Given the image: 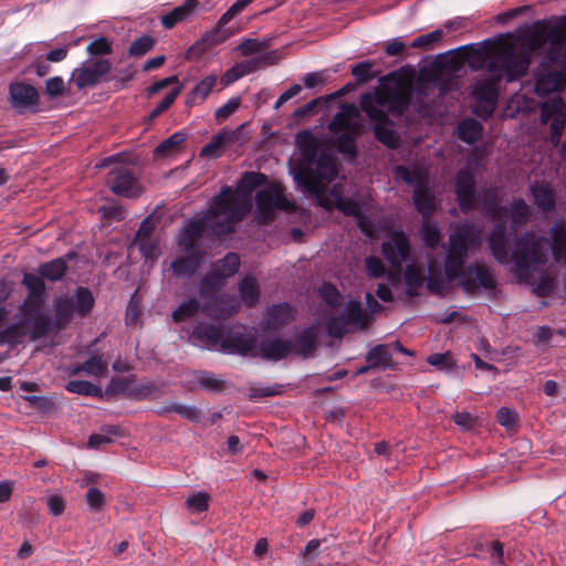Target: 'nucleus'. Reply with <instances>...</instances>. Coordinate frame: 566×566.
<instances>
[{
  "label": "nucleus",
  "mask_w": 566,
  "mask_h": 566,
  "mask_svg": "<svg viewBox=\"0 0 566 566\" xmlns=\"http://www.w3.org/2000/svg\"><path fill=\"white\" fill-rule=\"evenodd\" d=\"M496 199L495 190L484 191L478 198L483 208L499 222L489 238L492 255L501 264L512 263L511 273L518 283L531 285L533 293L538 296L548 295L555 287L556 279L554 266L548 262V241L527 232L517 240L512 253L506 248L504 223H526L531 217L530 206L523 199H517L510 207H499Z\"/></svg>",
  "instance_id": "f257e3e1"
},
{
  "label": "nucleus",
  "mask_w": 566,
  "mask_h": 566,
  "mask_svg": "<svg viewBox=\"0 0 566 566\" xmlns=\"http://www.w3.org/2000/svg\"><path fill=\"white\" fill-rule=\"evenodd\" d=\"M482 242V230L472 223L460 224L450 234L444 261V272L438 269L437 262L430 260L427 268V275L417 263L411 262L405 270V282L409 296L418 295L423 282L427 289L434 294H442L450 284L459 280V284L465 292H473L478 289L494 290L496 282L491 270L481 264L463 269L469 250H473Z\"/></svg>",
  "instance_id": "f03ea898"
},
{
  "label": "nucleus",
  "mask_w": 566,
  "mask_h": 566,
  "mask_svg": "<svg viewBox=\"0 0 566 566\" xmlns=\"http://www.w3.org/2000/svg\"><path fill=\"white\" fill-rule=\"evenodd\" d=\"M265 180V175L261 172L245 174L235 191L229 187L222 188L214 197L208 213L191 220L185 227L178 241L184 255L178 256L170 265L176 276H189L196 271L201 261L198 239L208 229L218 235L231 232L234 224L250 211L252 191Z\"/></svg>",
  "instance_id": "7ed1b4c3"
},
{
  "label": "nucleus",
  "mask_w": 566,
  "mask_h": 566,
  "mask_svg": "<svg viewBox=\"0 0 566 566\" xmlns=\"http://www.w3.org/2000/svg\"><path fill=\"white\" fill-rule=\"evenodd\" d=\"M522 46V41H489L465 51L464 61L472 70L486 65L488 74L475 81L472 91L475 99L473 112L478 116L488 117L493 113L497 101V84L503 78L512 82L526 73L530 60L526 53H521Z\"/></svg>",
  "instance_id": "20e7f679"
},
{
  "label": "nucleus",
  "mask_w": 566,
  "mask_h": 566,
  "mask_svg": "<svg viewBox=\"0 0 566 566\" xmlns=\"http://www.w3.org/2000/svg\"><path fill=\"white\" fill-rule=\"evenodd\" d=\"M313 165H315V170L312 168H298L293 171L297 187L302 188L304 192L313 195L318 206L325 209L336 207L345 214L356 217L361 231L367 237L373 238L375 233L370 222L361 216V209L358 203L342 196V187L335 185L329 193H326L328 185L338 175L335 160L328 156H321Z\"/></svg>",
  "instance_id": "39448f33"
},
{
  "label": "nucleus",
  "mask_w": 566,
  "mask_h": 566,
  "mask_svg": "<svg viewBox=\"0 0 566 566\" xmlns=\"http://www.w3.org/2000/svg\"><path fill=\"white\" fill-rule=\"evenodd\" d=\"M524 45L527 48L521 53L530 56L531 52L539 51L547 60L560 66L559 70L543 73L537 77L536 94L544 96L563 90L566 86V23L532 32L523 41Z\"/></svg>",
  "instance_id": "423d86ee"
},
{
  "label": "nucleus",
  "mask_w": 566,
  "mask_h": 566,
  "mask_svg": "<svg viewBox=\"0 0 566 566\" xmlns=\"http://www.w3.org/2000/svg\"><path fill=\"white\" fill-rule=\"evenodd\" d=\"M409 99L410 88L403 83H387L360 97V107L375 123L376 137L391 148L397 145V138L388 120V114H402Z\"/></svg>",
  "instance_id": "0eeeda50"
},
{
  "label": "nucleus",
  "mask_w": 566,
  "mask_h": 566,
  "mask_svg": "<svg viewBox=\"0 0 566 566\" xmlns=\"http://www.w3.org/2000/svg\"><path fill=\"white\" fill-rule=\"evenodd\" d=\"M395 175L397 179L415 187L413 203L423 218H428L436 209V199L428 187V171L421 168L409 169L405 166H397Z\"/></svg>",
  "instance_id": "6e6552de"
},
{
  "label": "nucleus",
  "mask_w": 566,
  "mask_h": 566,
  "mask_svg": "<svg viewBox=\"0 0 566 566\" xmlns=\"http://www.w3.org/2000/svg\"><path fill=\"white\" fill-rule=\"evenodd\" d=\"M75 302L73 297L61 296L54 302V326L57 329L65 328L74 313L82 316L91 312L94 305V298L92 293L85 287H77L75 291Z\"/></svg>",
  "instance_id": "1a4fd4ad"
},
{
  "label": "nucleus",
  "mask_w": 566,
  "mask_h": 566,
  "mask_svg": "<svg viewBox=\"0 0 566 566\" xmlns=\"http://www.w3.org/2000/svg\"><path fill=\"white\" fill-rule=\"evenodd\" d=\"M360 128V113L354 104L343 105L329 124L332 132L342 134L339 149L346 154L355 153V144L352 136L358 134Z\"/></svg>",
  "instance_id": "9d476101"
},
{
  "label": "nucleus",
  "mask_w": 566,
  "mask_h": 566,
  "mask_svg": "<svg viewBox=\"0 0 566 566\" xmlns=\"http://www.w3.org/2000/svg\"><path fill=\"white\" fill-rule=\"evenodd\" d=\"M370 323V316L364 312L360 303L350 301L339 321L332 319L327 324L329 335L340 337L350 329H364Z\"/></svg>",
  "instance_id": "9b49d317"
},
{
  "label": "nucleus",
  "mask_w": 566,
  "mask_h": 566,
  "mask_svg": "<svg viewBox=\"0 0 566 566\" xmlns=\"http://www.w3.org/2000/svg\"><path fill=\"white\" fill-rule=\"evenodd\" d=\"M111 67V62L104 59L83 62L73 70L70 82L74 83L77 90L94 87L109 73Z\"/></svg>",
  "instance_id": "f8f14e48"
},
{
  "label": "nucleus",
  "mask_w": 566,
  "mask_h": 566,
  "mask_svg": "<svg viewBox=\"0 0 566 566\" xmlns=\"http://www.w3.org/2000/svg\"><path fill=\"white\" fill-rule=\"evenodd\" d=\"M255 199L259 217L263 221L272 220L276 209L284 211L293 209V203L287 200L282 188L279 186L259 191Z\"/></svg>",
  "instance_id": "ddd939ff"
},
{
  "label": "nucleus",
  "mask_w": 566,
  "mask_h": 566,
  "mask_svg": "<svg viewBox=\"0 0 566 566\" xmlns=\"http://www.w3.org/2000/svg\"><path fill=\"white\" fill-rule=\"evenodd\" d=\"M107 186L113 193L126 198H138L143 195L144 188L127 168L117 167L109 171Z\"/></svg>",
  "instance_id": "4468645a"
},
{
  "label": "nucleus",
  "mask_w": 566,
  "mask_h": 566,
  "mask_svg": "<svg viewBox=\"0 0 566 566\" xmlns=\"http://www.w3.org/2000/svg\"><path fill=\"white\" fill-rule=\"evenodd\" d=\"M256 340L243 326L234 327L221 342V348L229 354L254 357Z\"/></svg>",
  "instance_id": "2eb2a0df"
},
{
  "label": "nucleus",
  "mask_w": 566,
  "mask_h": 566,
  "mask_svg": "<svg viewBox=\"0 0 566 566\" xmlns=\"http://www.w3.org/2000/svg\"><path fill=\"white\" fill-rule=\"evenodd\" d=\"M541 119L542 123H551V138L554 144L559 142L560 133L566 122V111L563 99L558 96L545 101L541 105Z\"/></svg>",
  "instance_id": "dca6fc26"
},
{
  "label": "nucleus",
  "mask_w": 566,
  "mask_h": 566,
  "mask_svg": "<svg viewBox=\"0 0 566 566\" xmlns=\"http://www.w3.org/2000/svg\"><path fill=\"white\" fill-rule=\"evenodd\" d=\"M410 254V244L402 231H394L382 242V255L396 269H400Z\"/></svg>",
  "instance_id": "f3484780"
},
{
  "label": "nucleus",
  "mask_w": 566,
  "mask_h": 566,
  "mask_svg": "<svg viewBox=\"0 0 566 566\" xmlns=\"http://www.w3.org/2000/svg\"><path fill=\"white\" fill-rule=\"evenodd\" d=\"M277 62L276 54L274 52L266 53L258 59L238 63L231 69H229L220 78V83L223 87H227L233 84L235 81L241 78L244 75H248L260 67H265L269 65H273Z\"/></svg>",
  "instance_id": "a211bd4d"
},
{
  "label": "nucleus",
  "mask_w": 566,
  "mask_h": 566,
  "mask_svg": "<svg viewBox=\"0 0 566 566\" xmlns=\"http://www.w3.org/2000/svg\"><path fill=\"white\" fill-rule=\"evenodd\" d=\"M9 101L14 109L22 113L36 107L40 102V95L36 88L31 84L12 82L9 85Z\"/></svg>",
  "instance_id": "6ab92c4d"
},
{
  "label": "nucleus",
  "mask_w": 566,
  "mask_h": 566,
  "mask_svg": "<svg viewBox=\"0 0 566 566\" xmlns=\"http://www.w3.org/2000/svg\"><path fill=\"white\" fill-rule=\"evenodd\" d=\"M455 190L461 210L469 211L473 209L475 206L474 175L470 169L458 172Z\"/></svg>",
  "instance_id": "aec40b11"
},
{
  "label": "nucleus",
  "mask_w": 566,
  "mask_h": 566,
  "mask_svg": "<svg viewBox=\"0 0 566 566\" xmlns=\"http://www.w3.org/2000/svg\"><path fill=\"white\" fill-rule=\"evenodd\" d=\"M292 352V342L271 337L256 344V355L254 357L280 360L287 357Z\"/></svg>",
  "instance_id": "412c9836"
},
{
  "label": "nucleus",
  "mask_w": 566,
  "mask_h": 566,
  "mask_svg": "<svg viewBox=\"0 0 566 566\" xmlns=\"http://www.w3.org/2000/svg\"><path fill=\"white\" fill-rule=\"evenodd\" d=\"M103 394L105 397L127 395L128 397L135 399H142L150 394V387L137 386L132 379L128 378H114L106 386Z\"/></svg>",
  "instance_id": "4be33fe9"
},
{
  "label": "nucleus",
  "mask_w": 566,
  "mask_h": 566,
  "mask_svg": "<svg viewBox=\"0 0 566 566\" xmlns=\"http://www.w3.org/2000/svg\"><path fill=\"white\" fill-rule=\"evenodd\" d=\"M242 126L231 130L228 128L221 129L218 134L212 136L211 140L205 145L200 151V156L205 158H218L222 154V148L233 140L239 138Z\"/></svg>",
  "instance_id": "5701e85b"
},
{
  "label": "nucleus",
  "mask_w": 566,
  "mask_h": 566,
  "mask_svg": "<svg viewBox=\"0 0 566 566\" xmlns=\"http://www.w3.org/2000/svg\"><path fill=\"white\" fill-rule=\"evenodd\" d=\"M229 38V34L220 28L214 27L207 31L202 36L197 40L189 49V54L202 55L210 49L223 43Z\"/></svg>",
  "instance_id": "b1692460"
},
{
  "label": "nucleus",
  "mask_w": 566,
  "mask_h": 566,
  "mask_svg": "<svg viewBox=\"0 0 566 566\" xmlns=\"http://www.w3.org/2000/svg\"><path fill=\"white\" fill-rule=\"evenodd\" d=\"M224 337L219 328L200 324L198 325L191 336L192 342L200 347L216 348L218 345L221 346V342Z\"/></svg>",
  "instance_id": "393cba45"
},
{
  "label": "nucleus",
  "mask_w": 566,
  "mask_h": 566,
  "mask_svg": "<svg viewBox=\"0 0 566 566\" xmlns=\"http://www.w3.org/2000/svg\"><path fill=\"white\" fill-rule=\"evenodd\" d=\"M551 250L558 262L566 264V221L559 219L551 228Z\"/></svg>",
  "instance_id": "a878e982"
},
{
  "label": "nucleus",
  "mask_w": 566,
  "mask_h": 566,
  "mask_svg": "<svg viewBox=\"0 0 566 566\" xmlns=\"http://www.w3.org/2000/svg\"><path fill=\"white\" fill-rule=\"evenodd\" d=\"M198 0H186L180 6L172 9L169 13L161 17V24L166 29H171L176 24L188 20L193 15L198 8Z\"/></svg>",
  "instance_id": "bb28decb"
},
{
  "label": "nucleus",
  "mask_w": 566,
  "mask_h": 566,
  "mask_svg": "<svg viewBox=\"0 0 566 566\" xmlns=\"http://www.w3.org/2000/svg\"><path fill=\"white\" fill-rule=\"evenodd\" d=\"M240 265V259L235 253H228L222 260L213 265L212 276L203 281L202 290L212 280H221L232 276L237 273Z\"/></svg>",
  "instance_id": "cd10ccee"
},
{
  "label": "nucleus",
  "mask_w": 566,
  "mask_h": 566,
  "mask_svg": "<svg viewBox=\"0 0 566 566\" xmlns=\"http://www.w3.org/2000/svg\"><path fill=\"white\" fill-rule=\"evenodd\" d=\"M85 373L86 375L99 378L107 374V361L101 355H95L85 360L83 364H78L72 367L69 371L71 376Z\"/></svg>",
  "instance_id": "c85d7f7f"
},
{
  "label": "nucleus",
  "mask_w": 566,
  "mask_h": 566,
  "mask_svg": "<svg viewBox=\"0 0 566 566\" xmlns=\"http://www.w3.org/2000/svg\"><path fill=\"white\" fill-rule=\"evenodd\" d=\"M533 202L543 211H549L555 206V195L548 184L536 182L530 187Z\"/></svg>",
  "instance_id": "c756f323"
},
{
  "label": "nucleus",
  "mask_w": 566,
  "mask_h": 566,
  "mask_svg": "<svg viewBox=\"0 0 566 566\" xmlns=\"http://www.w3.org/2000/svg\"><path fill=\"white\" fill-rule=\"evenodd\" d=\"M316 345V332L314 328H307L301 333L296 339L292 343V354L302 355L307 357L312 355Z\"/></svg>",
  "instance_id": "7c9ffc66"
},
{
  "label": "nucleus",
  "mask_w": 566,
  "mask_h": 566,
  "mask_svg": "<svg viewBox=\"0 0 566 566\" xmlns=\"http://www.w3.org/2000/svg\"><path fill=\"white\" fill-rule=\"evenodd\" d=\"M218 77L216 75H208L203 77L190 92L187 103L196 104L202 103L216 86Z\"/></svg>",
  "instance_id": "2f4dec72"
},
{
  "label": "nucleus",
  "mask_w": 566,
  "mask_h": 566,
  "mask_svg": "<svg viewBox=\"0 0 566 566\" xmlns=\"http://www.w3.org/2000/svg\"><path fill=\"white\" fill-rule=\"evenodd\" d=\"M28 319H21L18 323L8 326L0 333V344H18L21 343L28 334Z\"/></svg>",
  "instance_id": "473e14b6"
},
{
  "label": "nucleus",
  "mask_w": 566,
  "mask_h": 566,
  "mask_svg": "<svg viewBox=\"0 0 566 566\" xmlns=\"http://www.w3.org/2000/svg\"><path fill=\"white\" fill-rule=\"evenodd\" d=\"M268 326L277 327L287 323L293 317V308L289 304H279L268 310Z\"/></svg>",
  "instance_id": "72a5a7b5"
},
{
  "label": "nucleus",
  "mask_w": 566,
  "mask_h": 566,
  "mask_svg": "<svg viewBox=\"0 0 566 566\" xmlns=\"http://www.w3.org/2000/svg\"><path fill=\"white\" fill-rule=\"evenodd\" d=\"M240 296L247 306L254 305L260 295L259 285L254 277L245 276L239 285Z\"/></svg>",
  "instance_id": "f704fd0d"
},
{
  "label": "nucleus",
  "mask_w": 566,
  "mask_h": 566,
  "mask_svg": "<svg viewBox=\"0 0 566 566\" xmlns=\"http://www.w3.org/2000/svg\"><path fill=\"white\" fill-rule=\"evenodd\" d=\"M367 360L373 367H389L392 364L391 347L389 345H378L374 347L368 353Z\"/></svg>",
  "instance_id": "c9c22d12"
},
{
  "label": "nucleus",
  "mask_w": 566,
  "mask_h": 566,
  "mask_svg": "<svg viewBox=\"0 0 566 566\" xmlns=\"http://www.w3.org/2000/svg\"><path fill=\"white\" fill-rule=\"evenodd\" d=\"M66 271V263L63 259H55L39 266V275L50 281H57L63 277Z\"/></svg>",
  "instance_id": "e433bc0d"
},
{
  "label": "nucleus",
  "mask_w": 566,
  "mask_h": 566,
  "mask_svg": "<svg viewBox=\"0 0 566 566\" xmlns=\"http://www.w3.org/2000/svg\"><path fill=\"white\" fill-rule=\"evenodd\" d=\"M458 130L463 142L474 144L481 137L482 125L475 119H465L459 125Z\"/></svg>",
  "instance_id": "4c0bfd02"
},
{
  "label": "nucleus",
  "mask_w": 566,
  "mask_h": 566,
  "mask_svg": "<svg viewBox=\"0 0 566 566\" xmlns=\"http://www.w3.org/2000/svg\"><path fill=\"white\" fill-rule=\"evenodd\" d=\"M66 390L72 394H78L92 397H104L103 390L99 386L94 385L86 380H71L66 385Z\"/></svg>",
  "instance_id": "58836bf2"
},
{
  "label": "nucleus",
  "mask_w": 566,
  "mask_h": 566,
  "mask_svg": "<svg viewBox=\"0 0 566 566\" xmlns=\"http://www.w3.org/2000/svg\"><path fill=\"white\" fill-rule=\"evenodd\" d=\"M239 305L234 298L217 301L216 304L209 306L207 312L214 318H227L238 310Z\"/></svg>",
  "instance_id": "ea45409f"
},
{
  "label": "nucleus",
  "mask_w": 566,
  "mask_h": 566,
  "mask_svg": "<svg viewBox=\"0 0 566 566\" xmlns=\"http://www.w3.org/2000/svg\"><path fill=\"white\" fill-rule=\"evenodd\" d=\"M186 135L181 132L174 133L167 139L161 142L155 149L156 155L168 156L174 154L180 144L185 140Z\"/></svg>",
  "instance_id": "a19ab883"
},
{
  "label": "nucleus",
  "mask_w": 566,
  "mask_h": 566,
  "mask_svg": "<svg viewBox=\"0 0 566 566\" xmlns=\"http://www.w3.org/2000/svg\"><path fill=\"white\" fill-rule=\"evenodd\" d=\"M210 495L207 492H197L190 495L185 505L191 513H202L209 509Z\"/></svg>",
  "instance_id": "79ce46f5"
},
{
  "label": "nucleus",
  "mask_w": 566,
  "mask_h": 566,
  "mask_svg": "<svg viewBox=\"0 0 566 566\" xmlns=\"http://www.w3.org/2000/svg\"><path fill=\"white\" fill-rule=\"evenodd\" d=\"M427 361L442 371H451L455 367V360L450 352L431 354Z\"/></svg>",
  "instance_id": "37998d69"
},
{
  "label": "nucleus",
  "mask_w": 566,
  "mask_h": 566,
  "mask_svg": "<svg viewBox=\"0 0 566 566\" xmlns=\"http://www.w3.org/2000/svg\"><path fill=\"white\" fill-rule=\"evenodd\" d=\"M49 319L45 316H36L33 319H28V334L32 340L44 336L49 331Z\"/></svg>",
  "instance_id": "c03bdc74"
},
{
  "label": "nucleus",
  "mask_w": 566,
  "mask_h": 566,
  "mask_svg": "<svg viewBox=\"0 0 566 566\" xmlns=\"http://www.w3.org/2000/svg\"><path fill=\"white\" fill-rule=\"evenodd\" d=\"M443 38V31L437 29L430 33L420 35L413 40L411 48H421L424 50H431L434 44L439 43Z\"/></svg>",
  "instance_id": "a18cd8bd"
},
{
  "label": "nucleus",
  "mask_w": 566,
  "mask_h": 566,
  "mask_svg": "<svg viewBox=\"0 0 566 566\" xmlns=\"http://www.w3.org/2000/svg\"><path fill=\"white\" fill-rule=\"evenodd\" d=\"M199 305L195 300H189L181 303L178 308H176L172 313V319L176 323H180L186 321L189 317H192L198 312Z\"/></svg>",
  "instance_id": "49530a36"
},
{
  "label": "nucleus",
  "mask_w": 566,
  "mask_h": 566,
  "mask_svg": "<svg viewBox=\"0 0 566 566\" xmlns=\"http://www.w3.org/2000/svg\"><path fill=\"white\" fill-rule=\"evenodd\" d=\"M421 237L426 247L434 249L441 240L440 230L436 224L424 222L421 228Z\"/></svg>",
  "instance_id": "de8ad7c7"
},
{
  "label": "nucleus",
  "mask_w": 566,
  "mask_h": 566,
  "mask_svg": "<svg viewBox=\"0 0 566 566\" xmlns=\"http://www.w3.org/2000/svg\"><path fill=\"white\" fill-rule=\"evenodd\" d=\"M155 45V40L149 35H143L136 39L129 48V54L134 56H143L149 52Z\"/></svg>",
  "instance_id": "09e8293b"
},
{
  "label": "nucleus",
  "mask_w": 566,
  "mask_h": 566,
  "mask_svg": "<svg viewBox=\"0 0 566 566\" xmlns=\"http://www.w3.org/2000/svg\"><path fill=\"white\" fill-rule=\"evenodd\" d=\"M90 55H108L112 53V44L108 39L99 36L94 39L86 48Z\"/></svg>",
  "instance_id": "8fccbe9b"
},
{
  "label": "nucleus",
  "mask_w": 566,
  "mask_h": 566,
  "mask_svg": "<svg viewBox=\"0 0 566 566\" xmlns=\"http://www.w3.org/2000/svg\"><path fill=\"white\" fill-rule=\"evenodd\" d=\"M23 284L28 287L32 296L40 297L44 292V282L42 276L25 273L23 276Z\"/></svg>",
  "instance_id": "3c124183"
},
{
  "label": "nucleus",
  "mask_w": 566,
  "mask_h": 566,
  "mask_svg": "<svg viewBox=\"0 0 566 566\" xmlns=\"http://www.w3.org/2000/svg\"><path fill=\"white\" fill-rule=\"evenodd\" d=\"M241 105V98L239 96L231 97L224 105L219 107L216 113V119L222 122L232 115Z\"/></svg>",
  "instance_id": "603ef678"
},
{
  "label": "nucleus",
  "mask_w": 566,
  "mask_h": 566,
  "mask_svg": "<svg viewBox=\"0 0 566 566\" xmlns=\"http://www.w3.org/2000/svg\"><path fill=\"white\" fill-rule=\"evenodd\" d=\"M86 502L91 510L101 511L105 505V495L97 488H90L85 495Z\"/></svg>",
  "instance_id": "864d4df0"
},
{
  "label": "nucleus",
  "mask_w": 566,
  "mask_h": 566,
  "mask_svg": "<svg viewBox=\"0 0 566 566\" xmlns=\"http://www.w3.org/2000/svg\"><path fill=\"white\" fill-rule=\"evenodd\" d=\"M373 66L374 64L369 61L360 62L352 67V74L359 83H366L373 78Z\"/></svg>",
  "instance_id": "5fc2aeb1"
},
{
  "label": "nucleus",
  "mask_w": 566,
  "mask_h": 566,
  "mask_svg": "<svg viewBox=\"0 0 566 566\" xmlns=\"http://www.w3.org/2000/svg\"><path fill=\"white\" fill-rule=\"evenodd\" d=\"M155 228H156V223L153 220L151 216L144 219L136 235H135L134 243H139L143 241H148V239H151L150 237H151Z\"/></svg>",
  "instance_id": "6e6d98bb"
},
{
  "label": "nucleus",
  "mask_w": 566,
  "mask_h": 566,
  "mask_svg": "<svg viewBox=\"0 0 566 566\" xmlns=\"http://www.w3.org/2000/svg\"><path fill=\"white\" fill-rule=\"evenodd\" d=\"M319 295L331 306H337L339 304L340 294L338 290L329 283H324L321 286Z\"/></svg>",
  "instance_id": "4d7b16f0"
},
{
  "label": "nucleus",
  "mask_w": 566,
  "mask_h": 566,
  "mask_svg": "<svg viewBox=\"0 0 566 566\" xmlns=\"http://www.w3.org/2000/svg\"><path fill=\"white\" fill-rule=\"evenodd\" d=\"M496 419L501 426L512 429L516 423L517 413L510 408L502 407L496 412Z\"/></svg>",
  "instance_id": "13d9d810"
},
{
  "label": "nucleus",
  "mask_w": 566,
  "mask_h": 566,
  "mask_svg": "<svg viewBox=\"0 0 566 566\" xmlns=\"http://www.w3.org/2000/svg\"><path fill=\"white\" fill-rule=\"evenodd\" d=\"M65 90V83L61 76H54L45 82V93L51 97L55 98L61 96Z\"/></svg>",
  "instance_id": "bf43d9fd"
},
{
  "label": "nucleus",
  "mask_w": 566,
  "mask_h": 566,
  "mask_svg": "<svg viewBox=\"0 0 566 566\" xmlns=\"http://www.w3.org/2000/svg\"><path fill=\"white\" fill-rule=\"evenodd\" d=\"M181 88H182L181 86H177L170 93H168L164 97V99L154 108V111L150 114V117L155 118L159 114H161L164 111L169 108L171 106V104L175 102V99L177 98V96L180 94Z\"/></svg>",
  "instance_id": "052dcab7"
},
{
  "label": "nucleus",
  "mask_w": 566,
  "mask_h": 566,
  "mask_svg": "<svg viewBox=\"0 0 566 566\" xmlns=\"http://www.w3.org/2000/svg\"><path fill=\"white\" fill-rule=\"evenodd\" d=\"M265 48V44L255 40V39H247L242 41L238 50L241 52L242 55H251L254 53L261 52Z\"/></svg>",
  "instance_id": "680f3d73"
},
{
  "label": "nucleus",
  "mask_w": 566,
  "mask_h": 566,
  "mask_svg": "<svg viewBox=\"0 0 566 566\" xmlns=\"http://www.w3.org/2000/svg\"><path fill=\"white\" fill-rule=\"evenodd\" d=\"M366 270L370 277L378 279L384 275L385 266L382 262L376 256H368L365 260Z\"/></svg>",
  "instance_id": "e2e57ef3"
},
{
  "label": "nucleus",
  "mask_w": 566,
  "mask_h": 566,
  "mask_svg": "<svg viewBox=\"0 0 566 566\" xmlns=\"http://www.w3.org/2000/svg\"><path fill=\"white\" fill-rule=\"evenodd\" d=\"M134 244L138 247L139 251L146 260H154L155 258H157V245L155 242L151 241V239H148V241H143Z\"/></svg>",
  "instance_id": "0e129e2a"
},
{
  "label": "nucleus",
  "mask_w": 566,
  "mask_h": 566,
  "mask_svg": "<svg viewBox=\"0 0 566 566\" xmlns=\"http://www.w3.org/2000/svg\"><path fill=\"white\" fill-rule=\"evenodd\" d=\"M198 382L210 390H218L222 387V381L211 374L203 373L199 376Z\"/></svg>",
  "instance_id": "69168bd1"
},
{
  "label": "nucleus",
  "mask_w": 566,
  "mask_h": 566,
  "mask_svg": "<svg viewBox=\"0 0 566 566\" xmlns=\"http://www.w3.org/2000/svg\"><path fill=\"white\" fill-rule=\"evenodd\" d=\"M48 506L50 510V513L54 516L61 515L65 510V501L60 495H51L48 499Z\"/></svg>",
  "instance_id": "338daca9"
},
{
  "label": "nucleus",
  "mask_w": 566,
  "mask_h": 566,
  "mask_svg": "<svg viewBox=\"0 0 566 566\" xmlns=\"http://www.w3.org/2000/svg\"><path fill=\"white\" fill-rule=\"evenodd\" d=\"M453 420L464 430L471 429L475 423V418L467 411L457 412L453 416Z\"/></svg>",
  "instance_id": "774afa93"
}]
</instances>
